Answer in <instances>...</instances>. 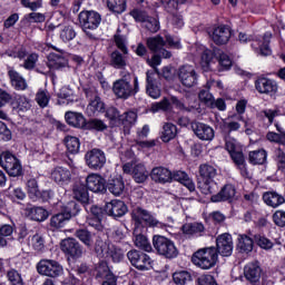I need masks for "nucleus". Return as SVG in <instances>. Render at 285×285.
Here are the masks:
<instances>
[{"label":"nucleus","instance_id":"30","mask_svg":"<svg viewBox=\"0 0 285 285\" xmlns=\"http://www.w3.org/2000/svg\"><path fill=\"white\" fill-rule=\"evenodd\" d=\"M83 208L88 212V205H86V203H81L80 200H70L61 208V210L70 220L72 217L80 215Z\"/></svg>","mask_w":285,"mask_h":285},{"label":"nucleus","instance_id":"31","mask_svg":"<svg viewBox=\"0 0 285 285\" xmlns=\"http://www.w3.org/2000/svg\"><path fill=\"white\" fill-rule=\"evenodd\" d=\"M247 160L250 166H266L268 164V151L264 148L252 150L248 153Z\"/></svg>","mask_w":285,"mask_h":285},{"label":"nucleus","instance_id":"38","mask_svg":"<svg viewBox=\"0 0 285 285\" xmlns=\"http://www.w3.org/2000/svg\"><path fill=\"white\" fill-rule=\"evenodd\" d=\"M13 110H18V112H27L30 110V99L26 96L14 95L11 96V101L9 102Z\"/></svg>","mask_w":285,"mask_h":285},{"label":"nucleus","instance_id":"24","mask_svg":"<svg viewBox=\"0 0 285 285\" xmlns=\"http://www.w3.org/2000/svg\"><path fill=\"white\" fill-rule=\"evenodd\" d=\"M254 86L259 95H268L273 97L277 92V82L274 79L266 77H258Z\"/></svg>","mask_w":285,"mask_h":285},{"label":"nucleus","instance_id":"12","mask_svg":"<svg viewBox=\"0 0 285 285\" xmlns=\"http://www.w3.org/2000/svg\"><path fill=\"white\" fill-rule=\"evenodd\" d=\"M37 273L43 277L57 278L63 275V266L55 259L43 258L36 265Z\"/></svg>","mask_w":285,"mask_h":285},{"label":"nucleus","instance_id":"48","mask_svg":"<svg viewBox=\"0 0 285 285\" xmlns=\"http://www.w3.org/2000/svg\"><path fill=\"white\" fill-rule=\"evenodd\" d=\"M108 255L114 264H120L126 258V252L117 245L108 246Z\"/></svg>","mask_w":285,"mask_h":285},{"label":"nucleus","instance_id":"62","mask_svg":"<svg viewBox=\"0 0 285 285\" xmlns=\"http://www.w3.org/2000/svg\"><path fill=\"white\" fill-rule=\"evenodd\" d=\"M31 246L36 253H46V238L36 234L31 237Z\"/></svg>","mask_w":285,"mask_h":285},{"label":"nucleus","instance_id":"9","mask_svg":"<svg viewBox=\"0 0 285 285\" xmlns=\"http://www.w3.org/2000/svg\"><path fill=\"white\" fill-rule=\"evenodd\" d=\"M0 164L12 181H14V179L23 178V165H21V160L17 158L14 154L4 151L0 156Z\"/></svg>","mask_w":285,"mask_h":285},{"label":"nucleus","instance_id":"16","mask_svg":"<svg viewBox=\"0 0 285 285\" xmlns=\"http://www.w3.org/2000/svg\"><path fill=\"white\" fill-rule=\"evenodd\" d=\"M237 188L233 184H225L217 194L210 196L212 204H233Z\"/></svg>","mask_w":285,"mask_h":285},{"label":"nucleus","instance_id":"19","mask_svg":"<svg viewBox=\"0 0 285 285\" xmlns=\"http://www.w3.org/2000/svg\"><path fill=\"white\" fill-rule=\"evenodd\" d=\"M183 235L188 239H199L206 237V226L200 222L185 223L180 228Z\"/></svg>","mask_w":285,"mask_h":285},{"label":"nucleus","instance_id":"8","mask_svg":"<svg viewBox=\"0 0 285 285\" xmlns=\"http://www.w3.org/2000/svg\"><path fill=\"white\" fill-rule=\"evenodd\" d=\"M199 180L198 188H200L203 195H213L217 184L215 177H217V169L208 164L199 166Z\"/></svg>","mask_w":285,"mask_h":285},{"label":"nucleus","instance_id":"3","mask_svg":"<svg viewBox=\"0 0 285 285\" xmlns=\"http://www.w3.org/2000/svg\"><path fill=\"white\" fill-rule=\"evenodd\" d=\"M238 39L240 43H248V41H252V49L256 55H261V57H271V55H273V49H271L273 33L271 31L265 32L263 36H255L252 39L248 38L246 33L239 32Z\"/></svg>","mask_w":285,"mask_h":285},{"label":"nucleus","instance_id":"61","mask_svg":"<svg viewBox=\"0 0 285 285\" xmlns=\"http://www.w3.org/2000/svg\"><path fill=\"white\" fill-rule=\"evenodd\" d=\"M206 220L212 222V224H214V226L219 228L220 226H223L226 223V215H224L219 210H215V212H212L208 214V217Z\"/></svg>","mask_w":285,"mask_h":285},{"label":"nucleus","instance_id":"27","mask_svg":"<svg viewBox=\"0 0 285 285\" xmlns=\"http://www.w3.org/2000/svg\"><path fill=\"white\" fill-rule=\"evenodd\" d=\"M191 128L202 141H213L215 139V129L210 127L209 125H206L204 122H195L191 125Z\"/></svg>","mask_w":285,"mask_h":285},{"label":"nucleus","instance_id":"64","mask_svg":"<svg viewBox=\"0 0 285 285\" xmlns=\"http://www.w3.org/2000/svg\"><path fill=\"white\" fill-rule=\"evenodd\" d=\"M7 278L9 285H23V278L17 269H10L7 272Z\"/></svg>","mask_w":285,"mask_h":285},{"label":"nucleus","instance_id":"25","mask_svg":"<svg viewBox=\"0 0 285 285\" xmlns=\"http://www.w3.org/2000/svg\"><path fill=\"white\" fill-rule=\"evenodd\" d=\"M85 183L91 193L106 195V178L101 174H89Z\"/></svg>","mask_w":285,"mask_h":285},{"label":"nucleus","instance_id":"63","mask_svg":"<svg viewBox=\"0 0 285 285\" xmlns=\"http://www.w3.org/2000/svg\"><path fill=\"white\" fill-rule=\"evenodd\" d=\"M95 271H96V279H104L105 275L112 272L110 269V266L105 259L99 261L98 264H96Z\"/></svg>","mask_w":285,"mask_h":285},{"label":"nucleus","instance_id":"4","mask_svg":"<svg viewBox=\"0 0 285 285\" xmlns=\"http://www.w3.org/2000/svg\"><path fill=\"white\" fill-rule=\"evenodd\" d=\"M191 262L197 268H202V271H210L219 262L217 249L214 246L200 248L193 254Z\"/></svg>","mask_w":285,"mask_h":285},{"label":"nucleus","instance_id":"15","mask_svg":"<svg viewBox=\"0 0 285 285\" xmlns=\"http://www.w3.org/2000/svg\"><path fill=\"white\" fill-rule=\"evenodd\" d=\"M105 215L111 219H121L128 213V205L121 199H112L104 206Z\"/></svg>","mask_w":285,"mask_h":285},{"label":"nucleus","instance_id":"22","mask_svg":"<svg viewBox=\"0 0 285 285\" xmlns=\"http://www.w3.org/2000/svg\"><path fill=\"white\" fill-rule=\"evenodd\" d=\"M178 78L180 83L185 88H195L197 82L199 81V75H197V71L193 69L191 67L183 66L179 69Z\"/></svg>","mask_w":285,"mask_h":285},{"label":"nucleus","instance_id":"52","mask_svg":"<svg viewBox=\"0 0 285 285\" xmlns=\"http://www.w3.org/2000/svg\"><path fill=\"white\" fill-rule=\"evenodd\" d=\"M254 244L262 248L263 250H271L275 244L268 237L262 234L254 235Z\"/></svg>","mask_w":285,"mask_h":285},{"label":"nucleus","instance_id":"42","mask_svg":"<svg viewBox=\"0 0 285 285\" xmlns=\"http://www.w3.org/2000/svg\"><path fill=\"white\" fill-rule=\"evenodd\" d=\"M263 202L266 206L271 208H278L282 204H285L284 196L279 195L277 191H265L263 194Z\"/></svg>","mask_w":285,"mask_h":285},{"label":"nucleus","instance_id":"28","mask_svg":"<svg viewBox=\"0 0 285 285\" xmlns=\"http://www.w3.org/2000/svg\"><path fill=\"white\" fill-rule=\"evenodd\" d=\"M150 179L155 184H173V177L170 169L166 167H154L150 171Z\"/></svg>","mask_w":285,"mask_h":285},{"label":"nucleus","instance_id":"40","mask_svg":"<svg viewBox=\"0 0 285 285\" xmlns=\"http://www.w3.org/2000/svg\"><path fill=\"white\" fill-rule=\"evenodd\" d=\"M70 222V218L61 209L58 214L51 216L49 222L50 230H61Z\"/></svg>","mask_w":285,"mask_h":285},{"label":"nucleus","instance_id":"32","mask_svg":"<svg viewBox=\"0 0 285 285\" xmlns=\"http://www.w3.org/2000/svg\"><path fill=\"white\" fill-rule=\"evenodd\" d=\"M51 179H53V181L59 186H68L72 179V174L68 168L56 167L51 173Z\"/></svg>","mask_w":285,"mask_h":285},{"label":"nucleus","instance_id":"20","mask_svg":"<svg viewBox=\"0 0 285 285\" xmlns=\"http://www.w3.org/2000/svg\"><path fill=\"white\" fill-rule=\"evenodd\" d=\"M233 37V30L228 24H219L214 27L212 32V40L216 46H226Z\"/></svg>","mask_w":285,"mask_h":285},{"label":"nucleus","instance_id":"47","mask_svg":"<svg viewBox=\"0 0 285 285\" xmlns=\"http://www.w3.org/2000/svg\"><path fill=\"white\" fill-rule=\"evenodd\" d=\"M107 8L114 14H124L128 8V2L127 0H107Z\"/></svg>","mask_w":285,"mask_h":285},{"label":"nucleus","instance_id":"17","mask_svg":"<svg viewBox=\"0 0 285 285\" xmlns=\"http://www.w3.org/2000/svg\"><path fill=\"white\" fill-rule=\"evenodd\" d=\"M109 191L115 197H121L126 193V181L124 176L114 174L108 177L106 181V193Z\"/></svg>","mask_w":285,"mask_h":285},{"label":"nucleus","instance_id":"14","mask_svg":"<svg viewBox=\"0 0 285 285\" xmlns=\"http://www.w3.org/2000/svg\"><path fill=\"white\" fill-rule=\"evenodd\" d=\"M86 166L90 170H101L106 166V153L99 148H92L85 154Z\"/></svg>","mask_w":285,"mask_h":285},{"label":"nucleus","instance_id":"36","mask_svg":"<svg viewBox=\"0 0 285 285\" xmlns=\"http://www.w3.org/2000/svg\"><path fill=\"white\" fill-rule=\"evenodd\" d=\"M171 181H178L189 190V193H195V183L190 179V176L186 171L175 170L171 171Z\"/></svg>","mask_w":285,"mask_h":285},{"label":"nucleus","instance_id":"34","mask_svg":"<svg viewBox=\"0 0 285 285\" xmlns=\"http://www.w3.org/2000/svg\"><path fill=\"white\" fill-rule=\"evenodd\" d=\"M104 115L109 121V128H121V111L117 107H107Z\"/></svg>","mask_w":285,"mask_h":285},{"label":"nucleus","instance_id":"50","mask_svg":"<svg viewBox=\"0 0 285 285\" xmlns=\"http://www.w3.org/2000/svg\"><path fill=\"white\" fill-rule=\"evenodd\" d=\"M135 246L145 253H153L154 247L148 237L144 234L136 235Z\"/></svg>","mask_w":285,"mask_h":285},{"label":"nucleus","instance_id":"10","mask_svg":"<svg viewBox=\"0 0 285 285\" xmlns=\"http://www.w3.org/2000/svg\"><path fill=\"white\" fill-rule=\"evenodd\" d=\"M26 190L29 199L31 202H39V204H47L55 197V191L52 189H39V181L37 178H30L26 183Z\"/></svg>","mask_w":285,"mask_h":285},{"label":"nucleus","instance_id":"53","mask_svg":"<svg viewBox=\"0 0 285 285\" xmlns=\"http://www.w3.org/2000/svg\"><path fill=\"white\" fill-rule=\"evenodd\" d=\"M164 46H166V40H164V37L161 36H156L147 39V47L154 53H157L160 48H164Z\"/></svg>","mask_w":285,"mask_h":285},{"label":"nucleus","instance_id":"43","mask_svg":"<svg viewBox=\"0 0 285 285\" xmlns=\"http://www.w3.org/2000/svg\"><path fill=\"white\" fill-rule=\"evenodd\" d=\"M8 77L14 90H26L28 88V82L26 81V78H23V76H21L19 71L10 69L8 71Z\"/></svg>","mask_w":285,"mask_h":285},{"label":"nucleus","instance_id":"26","mask_svg":"<svg viewBox=\"0 0 285 285\" xmlns=\"http://www.w3.org/2000/svg\"><path fill=\"white\" fill-rule=\"evenodd\" d=\"M104 112H106V102H104L99 95H95L87 105L86 115L87 117H99Z\"/></svg>","mask_w":285,"mask_h":285},{"label":"nucleus","instance_id":"35","mask_svg":"<svg viewBox=\"0 0 285 285\" xmlns=\"http://www.w3.org/2000/svg\"><path fill=\"white\" fill-rule=\"evenodd\" d=\"M109 66H111V68H115V70H125L126 66H128L126 55L119 51V49L114 50L109 55Z\"/></svg>","mask_w":285,"mask_h":285},{"label":"nucleus","instance_id":"6","mask_svg":"<svg viewBox=\"0 0 285 285\" xmlns=\"http://www.w3.org/2000/svg\"><path fill=\"white\" fill-rule=\"evenodd\" d=\"M130 217L135 224L136 228L141 226H148V228H161L164 224L150 213L148 209H144V207L139 205H132L130 209Z\"/></svg>","mask_w":285,"mask_h":285},{"label":"nucleus","instance_id":"2","mask_svg":"<svg viewBox=\"0 0 285 285\" xmlns=\"http://www.w3.org/2000/svg\"><path fill=\"white\" fill-rule=\"evenodd\" d=\"M153 253L163 257V259H177L179 257V249L175 242L164 235L155 234L153 236Z\"/></svg>","mask_w":285,"mask_h":285},{"label":"nucleus","instance_id":"41","mask_svg":"<svg viewBox=\"0 0 285 285\" xmlns=\"http://www.w3.org/2000/svg\"><path fill=\"white\" fill-rule=\"evenodd\" d=\"M65 119L68 126H72V128H80L83 130V125L86 124V117L81 112L67 111L65 114Z\"/></svg>","mask_w":285,"mask_h":285},{"label":"nucleus","instance_id":"37","mask_svg":"<svg viewBox=\"0 0 285 285\" xmlns=\"http://www.w3.org/2000/svg\"><path fill=\"white\" fill-rule=\"evenodd\" d=\"M49 70H63L68 66V59L59 53H50L48 62H46Z\"/></svg>","mask_w":285,"mask_h":285},{"label":"nucleus","instance_id":"7","mask_svg":"<svg viewBox=\"0 0 285 285\" xmlns=\"http://www.w3.org/2000/svg\"><path fill=\"white\" fill-rule=\"evenodd\" d=\"M112 91L118 99H130L139 92V78L134 76V87L130 83V75L125 76L114 82Z\"/></svg>","mask_w":285,"mask_h":285},{"label":"nucleus","instance_id":"23","mask_svg":"<svg viewBox=\"0 0 285 285\" xmlns=\"http://www.w3.org/2000/svg\"><path fill=\"white\" fill-rule=\"evenodd\" d=\"M262 266L259 261L247 263L244 266V277L252 285H259V279H262Z\"/></svg>","mask_w":285,"mask_h":285},{"label":"nucleus","instance_id":"11","mask_svg":"<svg viewBox=\"0 0 285 285\" xmlns=\"http://www.w3.org/2000/svg\"><path fill=\"white\" fill-rule=\"evenodd\" d=\"M60 249L69 264H75L83 257V246L76 238L68 237L62 239L60 242Z\"/></svg>","mask_w":285,"mask_h":285},{"label":"nucleus","instance_id":"57","mask_svg":"<svg viewBox=\"0 0 285 285\" xmlns=\"http://www.w3.org/2000/svg\"><path fill=\"white\" fill-rule=\"evenodd\" d=\"M159 110H163V112H169V110H173L170 99L164 97L159 102L151 104V112H159Z\"/></svg>","mask_w":285,"mask_h":285},{"label":"nucleus","instance_id":"46","mask_svg":"<svg viewBox=\"0 0 285 285\" xmlns=\"http://www.w3.org/2000/svg\"><path fill=\"white\" fill-rule=\"evenodd\" d=\"M219 50L220 49H205L202 53V66L205 68V70H210V63L213 61H217V57H219Z\"/></svg>","mask_w":285,"mask_h":285},{"label":"nucleus","instance_id":"33","mask_svg":"<svg viewBox=\"0 0 285 285\" xmlns=\"http://www.w3.org/2000/svg\"><path fill=\"white\" fill-rule=\"evenodd\" d=\"M82 130H88L89 132H106L108 125L102 119L89 118L85 120Z\"/></svg>","mask_w":285,"mask_h":285},{"label":"nucleus","instance_id":"13","mask_svg":"<svg viewBox=\"0 0 285 285\" xmlns=\"http://www.w3.org/2000/svg\"><path fill=\"white\" fill-rule=\"evenodd\" d=\"M127 259L137 271H150L153 268V258L141 250L130 249L127 253Z\"/></svg>","mask_w":285,"mask_h":285},{"label":"nucleus","instance_id":"44","mask_svg":"<svg viewBox=\"0 0 285 285\" xmlns=\"http://www.w3.org/2000/svg\"><path fill=\"white\" fill-rule=\"evenodd\" d=\"M177 137V125L173 122H166L163 126V131L160 139L164 144H169V141H173Z\"/></svg>","mask_w":285,"mask_h":285},{"label":"nucleus","instance_id":"59","mask_svg":"<svg viewBox=\"0 0 285 285\" xmlns=\"http://www.w3.org/2000/svg\"><path fill=\"white\" fill-rule=\"evenodd\" d=\"M193 279V275L188 271H179L173 274V282L177 285H186Z\"/></svg>","mask_w":285,"mask_h":285},{"label":"nucleus","instance_id":"55","mask_svg":"<svg viewBox=\"0 0 285 285\" xmlns=\"http://www.w3.org/2000/svg\"><path fill=\"white\" fill-rule=\"evenodd\" d=\"M137 121V114L135 111H126L120 116V127L122 128H131L135 126Z\"/></svg>","mask_w":285,"mask_h":285},{"label":"nucleus","instance_id":"60","mask_svg":"<svg viewBox=\"0 0 285 285\" xmlns=\"http://www.w3.org/2000/svg\"><path fill=\"white\" fill-rule=\"evenodd\" d=\"M247 106H248L247 99L238 100L235 106L236 114L232 115V119H237V121H244V114L246 112Z\"/></svg>","mask_w":285,"mask_h":285},{"label":"nucleus","instance_id":"1","mask_svg":"<svg viewBox=\"0 0 285 285\" xmlns=\"http://www.w3.org/2000/svg\"><path fill=\"white\" fill-rule=\"evenodd\" d=\"M75 237L86 246L88 250L94 253L99 259L106 257L108 244L100 237L99 233H92L86 228H79L75 232Z\"/></svg>","mask_w":285,"mask_h":285},{"label":"nucleus","instance_id":"58","mask_svg":"<svg viewBox=\"0 0 285 285\" xmlns=\"http://www.w3.org/2000/svg\"><path fill=\"white\" fill-rule=\"evenodd\" d=\"M273 159L276 164L278 173H283V175H285V151L282 150V148H277L274 151Z\"/></svg>","mask_w":285,"mask_h":285},{"label":"nucleus","instance_id":"45","mask_svg":"<svg viewBox=\"0 0 285 285\" xmlns=\"http://www.w3.org/2000/svg\"><path fill=\"white\" fill-rule=\"evenodd\" d=\"M216 61H218V72H227L228 70H230V68H233V59H230V56H228V53H225L222 50H218V57Z\"/></svg>","mask_w":285,"mask_h":285},{"label":"nucleus","instance_id":"21","mask_svg":"<svg viewBox=\"0 0 285 285\" xmlns=\"http://www.w3.org/2000/svg\"><path fill=\"white\" fill-rule=\"evenodd\" d=\"M86 180L77 178L72 185L73 199L81 202L82 204H90V193Z\"/></svg>","mask_w":285,"mask_h":285},{"label":"nucleus","instance_id":"29","mask_svg":"<svg viewBox=\"0 0 285 285\" xmlns=\"http://www.w3.org/2000/svg\"><path fill=\"white\" fill-rule=\"evenodd\" d=\"M255 248V239L246 234H240L237 237L236 250L239 255H250Z\"/></svg>","mask_w":285,"mask_h":285},{"label":"nucleus","instance_id":"54","mask_svg":"<svg viewBox=\"0 0 285 285\" xmlns=\"http://www.w3.org/2000/svg\"><path fill=\"white\" fill-rule=\"evenodd\" d=\"M132 175L137 184H144V181L148 179V171L146 170V166L142 164H138L134 167Z\"/></svg>","mask_w":285,"mask_h":285},{"label":"nucleus","instance_id":"39","mask_svg":"<svg viewBox=\"0 0 285 285\" xmlns=\"http://www.w3.org/2000/svg\"><path fill=\"white\" fill-rule=\"evenodd\" d=\"M66 146V155L69 161H72L70 155H79V149L81 148V141L76 136H66L63 139Z\"/></svg>","mask_w":285,"mask_h":285},{"label":"nucleus","instance_id":"18","mask_svg":"<svg viewBox=\"0 0 285 285\" xmlns=\"http://www.w3.org/2000/svg\"><path fill=\"white\" fill-rule=\"evenodd\" d=\"M216 255L219 257H230L233 255V236L224 233L216 238Z\"/></svg>","mask_w":285,"mask_h":285},{"label":"nucleus","instance_id":"56","mask_svg":"<svg viewBox=\"0 0 285 285\" xmlns=\"http://www.w3.org/2000/svg\"><path fill=\"white\" fill-rule=\"evenodd\" d=\"M276 126V130L277 132L275 131H268L266 134V139L267 141H271L273 144H284L285 141V131L282 130V127H279V125H275Z\"/></svg>","mask_w":285,"mask_h":285},{"label":"nucleus","instance_id":"5","mask_svg":"<svg viewBox=\"0 0 285 285\" xmlns=\"http://www.w3.org/2000/svg\"><path fill=\"white\" fill-rule=\"evenodd\" d=\"M78 21L86 37L90 41H97V36L88 30H97L101 26V13L95 10H82L78 14Z\"/></svg>","mask_w":285,"mask_h":285},{"label":"nucleus","instance_id":"49","mask_svg":"<svg viewBox=\"0 0 285 285\" xmlns=\"http://www.w3.org/2000/svg\"><path fill=\"white\" fill-rule=\"evenodd\" d=\"M28 215L33 222H46V219H48L49 213L43 207H31L28 210Z\"/></svg>","mask_w":285,"mask_h":285},{"label":"nucleus","instance_id":"51","mask_svg":"<svg viewBox=\"0 0 285 285\" xmlns=\"http://www.w3.org/2000/svg\"><path fill=\"white\" fill-rule=\"evenodd\" d=\"M119 32H121V29H117V33L114 35V43L116 48H118L117 50L122 52V55H128L129 50H128V45L126 42V36Z\"/></svg>","mask_w":285,"mask_h":285}]
</instances>
